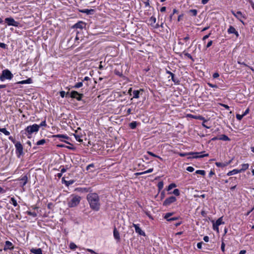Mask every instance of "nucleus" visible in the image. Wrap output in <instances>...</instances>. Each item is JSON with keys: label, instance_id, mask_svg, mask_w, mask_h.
Listing matches in <instances>:
<instances>
[{"label": "nucleus", "instance_id": "obj_1", "mask_svg": "<svg viewBox=\"0 0 254 254\" xmlns=\"http://www.w3.org/2000/svg\"><path fill=\"white\" fill-rule=\"evenodd\" d=\"M87 199L90 208L94 211H98L100 207L99 195L96 193H90L87 195Z\"/></svg>", "mask_w": 254, "mask_h": 254}, {"label": "nucleus", "instance_id": "obj_2", "mask_svg": "<svg viewBox=\"0 0 254 254\" xmlns=\"http://www.w3.org/2000/svg\"><path fill=\"white\" fill-rule=\"evenodd\" d=\"M178 154L181 157H184L188 155H192V156L189 157L188 158H202L204 157L208 156L209 155L208 153H205V151L190 153H179Z\"/></svg>", "mask_w": 254, "mask_h": 254}, {"label": "nucleus", "instance_id": "obj_3", "mask_svg": "<svg viewBox=\"0 0 254 254\" xmlns=\"http://www.w3.org/2000/svg\"><path fill=\"white\" fill-rule=\"evenodd\" d=\"M81 199V197L78 195L75 194L71 195L67 199L68 206L69 207H74L77 206L80 203Z\"/></svg>", "mask_w": 254, "mask_h": 254}, {"label": "nucleus", "instance_id": "obj_4", "mask_svg": "<svg viewBox=\"0 0 254 254\" xmlns=\"http://www.w3.org/2000/svg\"><path fill=\"white\" fill-rule=\"evenodd\" d=\"M13 77V74L8 69H4L2 70V73L0 76L1 81H3L4 79H11Z\"/></svg>", "mask_w": 254, "mask_h": 254}, {"label": "nucleus", "instance_id": "obj_5", "mask_svg": "<svg viewBox=\"0 0 254 254\" xmlns=\"http://www.w3.org/2000/svg\"><path fill=\"white\" fill-rule=\"evenodd\" d=\"M39 128L40 126H38L37 124H34L32 126H28L26 128L25 130L29 134H32L34 132H38L39 130Z\"/></svg>", "mask_w": 254, "mask_h": 254}, {"label": "nucleus", "instance_id": "obj_6", "mask_svg": "<svg viewBox=\"0 0 254 254\" xmlns=\"http://www.w3.org/2000/svg\"><path fill=\"white\" fill-rule=\"evenodd\" d=\"M16 153L18 157H20L21 155H23V147L22 144H15Z\"/></svg>", "mask_w": 254, "mask_h": 254}, {"label": "nucleus", "instance_id": "obj_7", "mask_svg": "<svg viewBox=\"0 0 254 254\" xmlns=\"http://www.w3.org/2000/svg\"><path fill=\"white\" fill-rule=\"evenodd\" d=\"M5 21L7 23L8 25L9 26L11 25L17 27L19 24L18 22L15 21L13 18L11 17L5 18Z\"/></svg>", "mask_w": 254, "mask_h": 254}, {"label": "nucleus", "instance_id": "obj_8", "mask_svg": "<svg viewBox=\"0 0 254 254\" xmlns=\"http://www.w3.org/2000/svg\"><path fill=\"white\" fill-rule=\"evenodd\" d=\"M52 138H54L53 141L59 142L64 141V139H68V137L65 135L62 134H58L56 135H53Z\"/></svg>", "mask_w": 254, "mask_h": 254}, {"label": "nucleus", "instance_id": "obj_9", "mask_svg": "<svg viewBox=\"0 0 254 254\" xmlns=\"http://www.w3.org/2000/svg\"><path fill=\"white\" fill-rule=\"evenodd\" d=\"M176 201V198L175 196H172L169 198H166L163 202V205L168 206L170 204Z\"/></svg>", "mask_w": 254, "mask_h": 254}, {"label": "nucleus", "instance_id": "obj_10", "mask_svg": "<svg viewBox=\"0 0 254 254\" xmlns=\"http://www.w3.org/2000/svg\"><path fill=\"white\" fill-rule=\"evenodd\" d=\"M71 136V137H74L78 142H82L83 138L84 137V136L79 133L77 130L75 131V133L73 134Z\"/></svg>", "mask_w": 254, "mask_h": 254}, {"label": "nucleus", "instance_id": "obj_11", "mask_svg": "<svg viewBox=\"0 0 254 254\" xmlns=\"http://www.w3.org/2000/svg\"><path fill=\"white\" fill-rule=\"evenodd\" d=\"M70 97L73 98H75L78 101H80L81 100V98L83 97V94H80L77 91H73L70 93Z\"/></svg>", "mask_w": 254, "mask_h": 254}, {"label": "nucleus", "instance_id": "obj_12", "mask_svg": "<svg viewBox=\"0 0 254 254\" xmlns=\"http://www.w3.org/2000/svg\"><path fill=\"white\" fill-rule=\"evenodd\" d=\"M232 14L237 18L242 23L244 24V22L242 20V18H246L245 16L242 14V13L239 11L236 13H235L234 11H231Z\"/></svg>", "mask_w": 254, "mask_h": 254}, {"label": "nucleus", "instance_id": "obj_13", "mask_svg": "<svg viewBox=\"0 0 254 254\" xmlns=\"http://www.w3.org/2000/svg\"><path fill=\"white\" fill-rule=\"evenodd\" d=\"M211 140L213 141H215L217 140H221L223 141H229V138L226 135L224 134H221L217 137L212 138Z\"/></svg>", "mask_w": 254, "mask_h": 254}, {"label": "nucleus", "instance_id": "obj_14", "mask_svg": "<svg viewBox=\"0 0 254 254\" xmlns=\"http://www.w3.org/2000/svg\"><path fill=\"white\" fill-rule=\"evenodd\" d=\"M133 226L135 228V232L140 235L145 236V233L139 228L138 225L133 224Z\"/></svg>", "mask_w": 254, "mask_h": 254}, {"label": "nucleus", "instance_id": "obj_15", "mask_svg": "<svg viewBox=\"0 0 254 254\" xmlns=\"http://www.w3.org/2000/svg\"><path fill=\"white\" fill-rule=\"evenodd\" d=\"M57 146L59 147H65L71 150H74L75 148L73 144H69V145H65L64 144H58Z\"/></svg>", "mask_w": 254, "mask_h": 254}, {"label": "nucleus", "instance_id": "obj_16", "mask_svg": "<svg viewBox=\"0 0 254 254\" xmlns=\"http://www.w3.org/2000/svg\"><path fill=\"white\" fill-rule=\"evenodd\" d=\"M131 91V88H130L128 90V93L130 94V95H132L133 98H139V90H134L132 92V94L130 93Z\"/></svg>", "mask_w": 254, "mask_h": 254}, {"label": "nucleus", "instance_id": "obj_17", "mask_svg": "<svg viewBox=\"0 0 254 254\" xmlns=\"http://www.w3.org/2000/svg\"><path fill=\"white\" fill-rule=\"evenodd\" d=\"M229 34H235L237 36H239L238 32L236 30L235 28L232 26H230L228 29Z\"/></svg>", "mask_w": 254, "mask_h": 254}, {"label": "nucleus", "instance_id": "obj_18", "mask_svg": "<svg viewBox=\"0 0 254 254\" xmlns=\"http://www.w3.org/2000/svg\"><path fill=\"white\" fill-rule=\"evenodd\" d=\"M30 252L34 254H43L42 250L40 248L34 249L32 248L30 250Z\"/></svg>", "mask_w": 254, "mask_h": 254}, {"label": "nucleus", "instance_id": "obj_19", "mask_svg": "<svg viewBox=\"0 0 254 254\" xmlns=\"http://www.w3.org/2000/svg\"><path fill=\"white\" fill-rule=\"evenodd\" d=\"M84 26V23L82 21H80L75 24L73 26V27L76 28L82 29Z\"/></svg>", "mask_w": 254, "mask_h": 254}, {"label": "nucleus", "instance_id": "obj_20", "mask_svg": "<svg viewBox=\"0 0 254 254\" xmlns=\"http://www.w3.org/2000/svg\"><path fill=\"white\" fill-rule=\"evenodd\" d=\"M114 237L118 242L120 240V234L116 228L114 230Z\"/></svg>", "mask_w": 254, "mask_h": 254}, {"label": "nucleus", "instance_id": "obj_21", "mask_svg": "<svg viewBox=\"0 0 254 254\" xmlns=\"http://www.w3.org/2000/svg\"><path fill=\"white\" fill-rule=\"evenodd\" d=\"M32 82V80L30 78H29L26 80L18 81L16 83L23 84H30Z\"/></svg>", "mask_w": 254, "mask_h": 254}, {"label": "nucleus", "instance_id": "obj_22", "mask_svg": "<svg viewBox=\"0 0 254 254\" xmlns=\"http://www.w3.org/2000/svg\"><path fill=\"white\" fill-rule=\"evenodd\" d=\"M80 12L82 13H86L87 14H92L94 12V10L92 9H84L80 10Z\"/></svg>", "mask_w": 254, "mask_h": 254}, {"label": "nucleus", "instance_id": "obj_23", "mask_svg": "<svg viewBox=\"0 0 254 254\" xmlns=\"http://www.w3.org/2000/svg\"><path fill=\"white\" fill-rule=\"evenodd\" d=\"M249 166V164H243L242 165V168L239 169V172H242L248 169Z\"/></svg>", "mask_w": 254, "mask_h": 254}, {"label": "nucleus", "instance_id": "obj_24", "mask_svg": "<svg viewBox=\"0 0 254 254\" xmlns=\"http://www.w3.org/2000/svg\"><path fill=\"white\" fill-rule=\"evenodd\" d=\"M12 243L10 242L9 241H6L5 242V246L4 249V250H6L7 249H12L13 248L12 247Z\"/></svg>", "mask_w": 254, "mask_h": 254}, {"label": "nucleus", "instance_id": "obj_25", "mask_svg": "<svg viewBox=\"0 0 254 254\" xmlns=\"http://www.w3.org/2000/svg\"><path fill=\"white\" fill-rule=\"evenodd\" d=\"M149 23L151 25H153L156 21V19L154 16H151L149 19Z\"/></svg>", "mask_w": 254, "mask_h": 254}, {"label": "nucleus", "instance_id": "obj_26", "mask_svg": "<svg viewBox=\"0 0 254 254\" xmlns=\"http://www.w3.org/2000/svg\"><path fill=\"white\" fill-rule=\"evenodd\" d=\"M239 173H240L239 170H238V169H234L232 171H231L229 172L228 173V174H227V175L228 176H231V175H233Z\"/></svg>", "mask_w": 254, "mask_h": 254}, {"label": "nucleus", "instance_id": "obj_27", "mask_svg": "<svg viewBox=\"0 0 254 254\" xmlns=\"http://www.w3.org/2000/svg\"><path fill=\"white\" fill-rule=\"evenodd\" d=\"M20 181H21V183H22V186H25L26 185V184L27 183V176H25L23 177H22Z\"/></svg>", "mask_w": 254, "mask_h": 254}, {"label": "nucleus", "instance_id": "obj_28", "mask_svg": "<svg viewBox=\"0 0 254 254\" xmlns=\"http://www.w3.org/2000/svg\"><path fill=\"white\" fill-rule=\"evenodd\" d=\"M215 223L216 224V226H219L221 224H224V222H223L222 217H220L219 219H218Z\"/></svg>", "mask_w": 254, "mask_h": 254}, {"label": "nucleus", "instance_id": "obj_29", "mask_svg": "<svg viewBox=\"0 0 254 254\" xmlns=\"http://www.w3.org/2000/svg\"><path fill=\"white\" fill-rule=\"evenodd\" d=\"M0 131L6 135H8L10 134L9 132L5 128H0Z\"/></svg>", "mask_w": 254, "mask_h": 254}, {"label": "nucleus", "instance_id": "obj_30", "mask_svg": "<svg viewBox=\"0 0 254 254\" xmlns=\"http://www.w3.org/2000/svg\"><path fill=\"white\" fill-rule=\"evenodd\" d=\"M137 126V123L136 122H132L129 124V127L131 128L134 129Z\"/></svg>", "mask_w": 254, "mask_h": 254}, {"label": "nucleus", "instance_id": "obj_31", "mask_svg": "<svg viewBox=\"0 0 254 254\" xmlns=\"http://www.w3.org/2000/svg\"><path fill=\"white\" fill-rule=\"evenodd\" d=\"M10 203H12L14 206H16L17 205L16 200L15 199L14 197H11L10 199Z\"/></svg>", "mask_w": 254, "mask_h": 254}, {"label": "nucleus", "instance_id": "obj_32", "mask_svg": "<svg viewBox=\"0 0 254 254\" xmlns=\"http://www.w3.org/2000/svg\"><path fill=\"white\" fill-rule=\"evenodd\" d=\"M82 85H83L82 82H79L76 83L75 84V85L73 86V87L75 88H78L82 87Z\"/></svg>", "mask_w": 254, "mask_h": 254}, {"label": "nucleus", "instance_id": "obj_33", "mask_svg": "<svg viewBox=\"0 0 254 254\" xmlns=\"http://www.w3.org/2000/svg\"><path fill=\"white\" fill-rule=\"evenodd\" d=\"M69 248L70 249L74 250L77 248V246L74 243H70L69 244Z\"/></svg>", "mask_w": 254, "mask_h": 254}, {"label": "nucleus", "instance_id": "obj_34", "mask_svg": "<svg viewBox=\"0 0 254 254\" xmlns=\"http://www.w3.org/2000/svg\"><path fill=\"white\" fill-rule=\"evenodd\" d=\"M176 187V185L175 184H174V183H172V184H171L170 185H169V186H168V189L167 190H172L173 188H175Z\"/></svg>", "mask_w": 254, "mask_h": 254}, {"label": "nucleus", "instance_id": "obj_35", "mask_svg": "<svg viewBox=\"0 0 254 254\" xmlns=\"http://www.w3.org/2000/svg\"><path fill=\"white\" fill-rule=\"evenodd\" d=\"M195 173L204 176L205 174V172L204 170H197L196 171Z\"/></svg>", "mask_w": 254, "mask_h": 254}, {"label": "nucleus", "instance_id": "obj_36", "mask_svg": "<svg viewBox=\"0 0 254 254\" xmlns=\"http://www.w3.org/2000/svg\"><path fill=\"white\" fill-rule=\"evenodd\" d=\"M172 193L176 196H179L180 195V191L177 189H175Z\"/></svg>", "mask_w": 254, "mask_h": 254}, {"label": "nucleus", "instance_id": "obj_37", "mask_svg": "<svg viewBox=\"0 0 254 254\" xmlns=\"http://www.w3.org/2000/svg\"><path fill=\"white\" fill-rule=\"evenodd\" d=\"M215 164L217 167H224L226 166L225 164L220 163V162H216L215 163Z\"/></svg>", "mask_w": 254, "mask_h": 254}, {"label": "nucleus", "instance_id": "obj_38", "mask_svg": "<svg viewBox=\"0 0 254 254\" xmlns=\"http://www.w3.org/2000/svg\"><path fill=\"white\" fill-rule=\"evenodd\" d=\"M172 215V213H166L165 215V217L164 218L167 219V220L168 221V219L170 218V217Z\"/></svg>", "mask_w": 254, "mask_h": 254}, {"label": "nucleus", "instance_id": "obj_39", "mask_svg": "<svg viewBox=\"0 0 254 254\" xmlns=\"http://www.w3.org/2000/svg\"><path fill=\"white\" fill-rule=\"evenodd\" d=\"M27 214L29 215H30V216H32L33 217H36L37 216V214L35 212H31V211H27Z\"/></svg>", "mask_w": 254, "mask_h": 254}, {"label": "nucleus", "instance_id": "obj_40", "mask_svg": "<svg viewBox=\"0 0 254 254\" xmlns=\"http://www.w3.org/2000/svg\"><path fill=\"white\" fill-rule=\"evenodd\" d=\"M190 12L192 13L193 16H195L197 14V10L196 9H191Z\"/></svg>", "mask_w": 254, "mask_h": 254}, {"label": "nucleus", "instance_id": "obj_41", "mask_svg": "<svg viewBox=\"0 0 254 254\" xmlns=\"http://www.w3.org/2000/svg\"><path fill=\"white\" fill-rule=\"evenodd\" d=\"M218 226H216V224H215V223H214L213 224V229L214 230H216L217 232H218V231H219Z\"/></svg>", "mask_w": 254, "mask_h": 254}, {"label": "nucleus", "instance_id": "obj_42", "mask_svg": "<svg viewBox=\"0 0 254 254\" xmlns=\"http://www.w3.org/2000/svg\"><path fill=\"white\" fill-rule=\"evenodd\" d=\"M194 168L191 166H189L187 168V170L190 172H192L194 171Z\"/></svg>", "mask_w": 254, "mask_h": 254}, {"label": "nucleus", "instance_id": "obj_43", "mask_svg": "<svg viewBox=\"0 0 254 254\" xmlns=\"http://www.w3.org/2000/svg\"><path fill=\"white\" fill-rule=\"evenodd\" d=\"M244 117L243 115H239V114H237L236 115V118L237 119L239 120V121H240L242 120V119L243 118V117Z\"/></svg>", "mask_w": 254, "mask_h": 254}, {"label": "nucleus", "instance_id": "obj_44", "mask_svg": "<svg viewBox=\"0 0 254 254\" xmlns=\"http://www.w3.org/2000/svg\"><path fill=\"white\" fill-rule=\"evenodd\" d=\"M94 164H90L89 165H88L87 167H86V170H89L91 168H94Z\"/></svg>", "mask_w": 254, "mask_h": 254}, {"label": "nucleus", "instance_id": "obj_45", "mask_svg": "<svg viewBox=\"0 0 254 254\" xmlns=\"http://www.w3.org/2000/svg\"><path fill=\"white\" fill-rule=\"evenodd\" d=\"M158 188L159 190H161L163 188V182H159L158 184Z\"/></svg>", "mask_w": 254, "mask_h": 254}, {"label": "nucleus", "instance_id": "obj_46", "mask_svg": "<svg viewBox=\"0 0 254 254\" xmlns=\"http://www.w3.org/2000/svg\"><path fill=\"white\" fill-rule=\"evenodd\" d=\"M153 171V168H150V169L147 170V171H144V174H145L151 173Z\"/></svg>", "mask_w": 254, "mask_h": 254}, {"label": "nucleus", "instance_id": "obj_47", "mask_svg": "<svg viewBox=\"0 0 254 254\" xmlns=\"http://www.w3.org/2000/svg\"><path fill=\"white\" fill-rule=\"evenodd\" d=\"M208 85L211 87H212V88H217V86L215 84H212L210 83H208Z\"/></svg>", "mask_w": 254, "mask_h": 254}, {"label": "nucleus", "instance_id": "obj_48", "mask_svg": "<svg viewBox=\"0 0 254 254\" xmlns=\"http://www.w3.org/2000/svg\"><path fill=\"white\" fill-rule=\"evenodd\" d=\"M221 250L223 252H224V251H225V244H224V242H222V243L221 244Z\"/></svg>", "mask_w": 254, "mask_h": 254}, {"label": "nucleus", "instance_id": "obj_49", "mask_svg": "<svg viewBox=\"0 0 254 254\" xmlns=\"http://www.w3.org/2000/svg\"><path fill=\"white\" fill-rule=\"evenodd\" d=\"M202 242L198 243L197 244V247L200 249L202 248Z\"/></svg>", "mask_w": 254, "mask_h": 254}, {"label": "nucleus", "instance_id": "obj_50", "mask_svg": "<svg viewBox=\"0 0 254 254\" xmlns=\"http://www.w3.org/2000/svg\"><path fill=\"white\" fill-rule=\"evenodd\" d=\"M220 105L221 106L224 107L226 109L228 110L229 109V107L227 105L224 104H220Z\"/></svg>", "mask_w": 254, "mask_h": 254}, {"label": "nucleus", "instance_id": "obj_51", "mask_svg": "<svg viewBox=\"0 0 254 254\" xmlns=\"http://www.w3.org/2000/svg\"><path fill=\"white\" fill-rule=\"evenodd\" d=\"M0 47L4 49L6 47V45L3 43H0Z\"/></svg>", "mask_w": 254, "mask_h": 254}, {"label": "nucleus", "instance_id": "obj_52", "mask_svg": "<svg viewBox=\"0 0 254 254\" xmlns=\"http://www.w3.org/2000/svg\"><path fill=\"white\" fill-rule=\"evenodd\" d=\"M39 126H40V127L46 126V121H42Z\"/></svg>", "mask_w": 254, "mask_h": 254}, {"label": "nucleus", "instance_id": "obj_53", "mask_svg": "<svg viewBox=\"0 0 254 254\" xmlns=\"http://www.w3.org/2000/svg\"><path fill=\"white\" fill-rule=\"evenodd\" d=\"M209 237L207 236H204L203 238V240L206 242H208L209 241Z\"/></svg>", "mask_w": 254, "mask_h": 254}, {"label": "nucleus", "instance_id": "obj_54", "mask_svg": "<svg viewBox=\"0 0 254 254\" xmlns=\"http://www.w3.org/2000/svg\"><path fill=\"white\" fill-rule=\"evenodd\" d=\"M65 94V92L64 91H62L60 92V95L63 98L64 97Z\"/></svg>", "mask_w": 254, "mask_h": 254}, {"label": "nucleus", "instance_id": "obj_55", "mask_svg": "<svg viewBox=\"0 0 254 254\" xmlns=\"http://www.w3.org/2000/svg\"><path fill=\"white\" fill-rule=\"evenodd\" d=\"M249 109L248 108L245 111V112L243 114V116H246V115H247L249 113Z\"/></svg>", "mask_w": 254, "mask_h": 254}, {"label": "nucleus", "instance_id": "obj_56", "mask_svg": "<svg viewBox=\"0 0 254 254\" xmlns=\"http://www.w3.org/2000/svg\"><path fill=\"white\" fill-rule=\"evenodd\" d=\"M212 44V41H210L206 45V48H209V47H210Z\"/></svg>", "mask_w": 254, "mask_h": 254}, {"label": "nucleus", "instance_id": "obj_57", "mask_svg": "<svg viewBox=\"0 0 254 254\" xmlns=\"http://www.w3.org/2000/svg\"><path fill=\"white\" fill-rule=\"evenodd\" d=\"M219 74L217 72L214 73L213 75V77L214 78H217L218 77H219Z\"/></svg>", "mask_w": 254, "mask_h": 254}, {"label": "nucleus", "instance_id": "obj_58", "mask_svg": "<svg viewBox=\"0 0 254 254\" xmlns=\"http://www.w3.org/2000/svg\"><path fill=\"white\" fill-rule=\"evenodd\" d=\"M210 35V33L208 34V35H205L203 37V40H206V39H207L209 36Z\"/></svg>", "mask_w": 254, "mask_h": 254}, {"label": "nucleus", "instance_id": "obj_59", "mask_svg": "<svg viewBox=\"0 0 254 254\" xmlns=\"http://www.w3.org/2000/svg\"><path fill=\"white\" fill-rule=\"evenodd\" d=\"M87 251L90 252L91 254H96V253L93 250H92L91 249H87Z\"/></svg>", "mask_w": 254, "mask_h": 254}, {"label": "nucleus", "instance_id": "obj_60", "mask_svg": "<svg viewBox=\"0 0 254 254\" xmlns=\"http://www.w3.org/2000/svg\"><path fill=\"white\" fill-rule=\"evenodd\" d=\"M177 219V217H172V218H170L168 219V221H174V220H176Z\"/></svg>", "mask_w": 254, "mask_h": 254}, {"label": "nucleus", "instance_id": "obj_61", "mask_svg": "<svg viewBox=\"0 0 254 254\" xmlns=\"http://www.w3.org/2000/svg\"><path fill=\"white\" fill-rule=\"evenodd\" d=\"M146 6L149 5V0H147L146 1L144 2Z\"/></svg>", "mask_w": 254, "mask_h": 254}, {"label": "nucleus", "instance_id": "obj_62", "mask_svg": "<svg viewBox=\"0 0 254 254\" xmlns=\"http://www.w3.org/2000/svg\"><path fill=\"white\" fill-rule=\"evenodd\" d=\"M166 7L165 6H163V7H162L160 9V11L161 12H164L166 11Z\"/></svg>", "mask_w": 254, "mask_h": 254}, {"label": "nucleus", "instance_id": "obj_63", "mask_svg": "<svg viewBox=\"0 0 254 254\" xmlns=\"http://www.w3.org/2000/svg\"><path fill=\"white\" fill-rule=\"evenodd\" d=\"M190 39V37L189 35H187L186 37H185L184 38V40L185 41H187L188 40H189Z\"/></svg>", "mask_w": 254, "mask_h": 254}, {"label": "nucleus", "instance_id": "obj_64", "mask_svg": "<svg viewBox=\"0 0 254 254\" xmlns=\"http://www.w3.org/2000/svg\"><path fill=\"white\" fill-rule=\"evenodd\" d=\"M246 251L245 250H242L240 252L239 254H246Z\"/></svg>", "mask_w": 254, "mask_h": 254}]
</instances>
